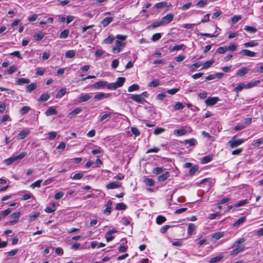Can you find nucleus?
Returning <instances> with one entry per match:
<instances>
[{
  "label": "nucleus",
  "mask_w": 263,
  "mask_h": 263,
  "mask_svg": "<svg viewBox=\"0 0 263 263\" xmlns=\"http://www.w3.org/2000/svg\"><path fill=\"white\" fill-rule=\"evenodd\" d=\"M42 182V180H37L35 182L32 183L30 185V187L32 188H34L35 187H39L41 186V183Z\"/></svg>",
  "instance_id": "obj_61"
},
{
  "label": "nucleus",
  "mask_w": 263,
  "mask_h": 263,
  "mask_svg": "<svg viewBox=\"0 0 263 263\" xmlns=\"http://www.w3.org/2000/svg\"><path fill=\"white\" fill-rule=\"evenodd\" d=\"M116 82L114 83H108L107 85V87L108 89H116L117 88H119L117 85H116Z\"/></svg>",
  "instance_id": "obj_57"
},
{
  "label": "nucleus",
  "mask_w": 263,
  "mask_h": 263,
  "mask_svg": "<svg viewBox=\"0 0 263 263\" xmlns=\"http://www.w3.org/2000/svg\"><path fill=\"white\" fill-rule=\"evenodd\" d=\"M184 142L185 144H189L190 146H193L196 144V143H197V141H196V139L193 138V139H189V140H184Z\"/></svg>",
  "instance_id": "obj_51"
},
{
  "label": "nucleus",
  "mask_w": 263,
  "mask_h": 263,
  "mask_svg": "<svg viewBox=\"0 0 263 263\" xmlns=\"http://www.w3.org/2000/svg\"><path fill=\"white\" fill-rule=\"evenodd\" d=\"M237 248L233 249L231 252V255H233V256H235L237 254H238L239 253L242 252V251H243L245 249V247L242 245L241 246H240V247H236Z\"/></svg>",
  "instance_id": "obj_13"
},
{
  "label": "nucleus",
  "mask_w": 263,
  "mask_h": 263,
  "mask_svg": "<svg viewBox=\"0 0 263 263\" xmlns=\"http://www.w3.org/2000/svg\"><path fill=\"white\" fill-rule=\"evenodd\" d=\"M66 93V89L65 88L61 89L56 94L55 97L61 98Z\"/></svg>",
  "instance_id": "obj_32"
},
{
  "label": "nucleus",
  "mask_w": 263,
  "mask_h": 263,
  "mask_svg": "<svg viewBox=\"0 0 263 263\" xmlns=\"http://www.w3.org/2000/svg\"><path fill=\"white\" fill-rule=\"evenodd\" d=\"M212 159V157L210 155L206 156L202 158L201 162L202 164H206L210 162Z\"/></svg>",
  "instance_id": "obj_34"
},
{
  "label": "nucleus",
  "mask_w": 263,
  "mask_h": 263,
  "mask_svg": "<svg viewBox=\"0 0 263 263\" xmlns=\"http://www.w3.org/2000/svg\"><path fill=\"white\" fill-rule=\"evenodd\" d=\"M113 21V17H107L104 18L101 22L104 27L108 26Z\"/></svg>",
  "instance_id": "obj_18"
},
{
  "label": "nucleus",
  "mask_w": 263,
  "mask_h": 263,
  "mask_svg": "<svg viewBox=\"0 0 263 263\" xmlns=\"http://www.w3.org/2000/svg\"><path fill=\"white\" fill-rule=\"evenodd\" d=\"M130 130L135 137L139 136L140 135L139 130L136 127H131Z\"/></svg>",
  "instance_id": "obj_52"
},
{
  "label": "nucleus",
  "mask_w": 263,
  "mask_h": 263,
  "mask_svg": "<svg viewBox=\"0 0 263 263\" xmlns=\"http://www.w3.org/2000/svg\"><path fill=\"white\" fill-rule=\"evenodd\" d=\"M165 220L166 218L161 215H159L156 218V222L159 224H162Z\"/></svg>",
  "instance_id": "obj_45"
},
{
  "label": "nucleus",
  "mask_w": 263,
  "mask_h": 263,
  "mask_svg": "<svg viewBox=\"0 0 263 263\" xmlns=\"http://www.w3.org/2000/svg\"><path fill=\"white\" fill-rule=\"evenodd\" d=\"M173 18L174 15L172 13H168L163 17L161 21L163 25H165L171 23L173 21Z\"/></svg>",
  "instance_id": "obj_4"
},
{
  "label": "nucleus",
  "mask_w": 263,
  "mask_h": 263,
  "mask_svg": "<svg viewBox=\"0 0 263 263\" xmlns=\"http://www.w3.org/2000/svg\"><path fill=\"white\" fill-rule=\"evenodd\" d=\"M184 107L183 104L180 102H177L174 106V108L176 110L182 109Z\"/></svg>",
  "instance_id": "obj_49"
},
{
  "label": "nucleus",
  "mask_w": 263,
  "mask_h": 263,
  "mask_svg": "<svg viewBox=\"0 0 263 263\" xmlns=\"http://www.w3.org/2000/svg\"><path fill=\"white\" fill-rule=\"evenodd\" d=\"M144 182L146 185L149 186H153L155 183L154 180L151 178H146L144 180Z\"/></svg>",
  "instance_id": "obj_55"
},
{
  "label": "nucleus",
  "mask_w": 263,
  "mask_h": 263,
  "mask_svg": "<svg viewBox=\"0 0 263 263\" xmlns=\"http://www.w3.org/2000/svg\"><path fill=\"white\" fill-rule=\"evenodd\" d=\"M223 234L222 232H217L213 235V238H214L216 240H218L220 238H221L223 236Z\"/></svg>",
  "instance_id": "obj_64"
},
{
  "label": "nucleus",
  "mask_w": 263,
  "mask_h": 263,
  "mask_svg": "<svg viewBox=\"0 0 263 263\" xmlns=\"http://www.w3.org/2000/svg\"><path fill=\"white\" fill-rule=\"evenodd\" d=\"M13 216H12V217H11L10 219H9V223H16L19 218H20V215H13Z\"/></svg>",
  "instance_id": "obj_35"
},
{
  "label": "nucleus",
  "mask_w": 263,
  "mask_h": 263,
  "mask_svg": "<svg viewBox=\"0 0 263 263\" xmlns=\"http://www.w3.org/2000/svg\"><path fill=\"white\" fill-rule=\"evenodd\" d=\"M163 25L161 21H156L152 23L151 25H149L147 27V29H151L153 28H155L156 27H158L160 26Z\"/></svg>",
  "instance_id": "obj_25"
},
{
  "label": "nucleus",
  "mask_w": 263,
  "mask_h": 263,
  "mask_svg": "<svg viewBox=\"0 0 263 263\" xmlns=\"http://www.w3.org/2000/svg\"><path fill=\"white\" fill-rule=\"evenodd\" d=\"M83 176V174L82 173H78L74 174L72 177H71V178L73 180H80Z\"/></svg>",
  "instance_id": "obj_58"
},
{
  "label": "nucleus",
  "mask_w": 263,
  "mask_h": 263,
  "mask_svg": "<svg viewBox=\"0 0 263 263\" xmlns=\"http://www.w3.org/2000/svg\"><path fill=\"white\" fill-rule=\"evenodd\" d=\"M174 133L177 136H180L185 135L186 133V130L183 128H181L175 130Z\"/></svg>",
  "instance_id": "obj_26"
},
{
  "label": "nucleus",
  "mask_w": 263,
  "mask_h": 263,
  "mask_svg": "<svg viewBox=\"0 0 263 263\" xmlns=\"http://www.w3.org/2000/svg\"><path fill=\"white\" fill-rule=\"evenodd\" d=\"M160 84V81L158 79H155L150 82L148 84V87H156Z\"/></svg>",
  "instance_id": "obj_30"
},
{
  "label": "nucleus",
  "mask_w": 263,
  "mask_h": 263,
  "mask_svg": "<svg viewBox=\"0 0 263 263\" xmlns=\"http://www.w3.org/2000/svg\"><path fill=\"white\" fill-rule=\"evenodd\" d=\"M130 98L136 102L142 104L146 102L145 99L142 98L140 95H132Z\"/></svg>",
  "instance_id": "obj_3"
},
{
  "label": "nucleus",
  "mask_w": 263,
  "mask_h": 263,
  "mask_svg": "<svg viewBox=\"0 0 263 263\" xmlns=\"http://www.w3.org/2000/svg\"><path fill=\"white\" fill-rule=\"evenodd\" d=\"M260 83V81L259 80H257V81H252V82H251L249 83H248L246 86V88H251L255 85H256L257 84H259Z\"/></svg>",
  "instance_id": "obj_54"
},
{
  "label": "nucleus",
  "mask_w": 263,
  "mask_h": 263,
  "mask_svg": "<svg viewBox=\"0 0 263 263\" xmlns=\"http://www.w3.org/2000/svg\"><path fill=\"white\" fill-rule=\"evenodd\" d=\"M17 66L15 65L11 66L8 70L7 73L9 74H11L13 72L17 70Z\"/></svg>",
  "instance_id": "obj_60"
},
{
  "label": "nucleus",
  "mask_w": 263,
  "mask_h": 263,
  "mask_svg": "<svg viewBox=\"0 0 263 263\" xmlns=\"http://www.w3.org/2000/svg\"><path fill=\"white\" fill-rule=\"evenodd\" d=\"M110 96V93H105L103 92H99L94 96V99L96 101L101 100L104 98H107Z\"/></svg>",
  "instance_id": "obj_8"
},
{
  "label": "nucleus",
  "mask_w": 263,
  "mask_h": 263,
  "mask_svg": "<svg viewBox=\"0 0 263 263\" xmlns=\"http://www.w3.org/2000/svg\"><path fill=\"white\" fill-rule=\"evenodd\" d=\"M37 87V85L35 83H31L30 85H29L27 87L26 91L27 92L30 93L33 90L36 89Z\"/></svg>",
  "instance_id": "obj_21"
},
{
  "label": "nucleus",
  "mask_w": 263,
  "mask_h": 263,
  "mask_svg": "<svg viewBox=\"0 0 263 263\" xmlns=\"http://www.w3.org/2000/svg\"><path fill=\"white\" fill-rule=\"evenodd\" d=\"M105 246V244L102 242H98L96 241H93L91 242V247L92 248H95L96 247L100 248Z\"/></svg>",
  "instance_id": "obj_20"
},
{
  "label": "nucleus",
  "mask_w": 263,
  "mask_h": 263,
  "mask_svg": "<svg viewBox=\"0 0 263 263\" xmlns=\"http://www.w3.org/2000/svg\"><path fill=\"white\" fill-rule=\"evenodd\" d=\"M198 166L197 165H194L192 166L190 170H189V174L191 175H193L195 174V173L198 170Z\"/></svg>",
  "instance_id": "obj_63"
},
{
  "label": "nucleus",
  "mask_w": 263,
  "mask_h": 263,
  "mask_svg": "<svg viewBox=\"0 0 263 263\" xmlns=\"http://www.w3.org/2000/svg\"><path fill=\"white\" fill-rule=\"evenodd\" d=\"M69 31L68 29H65L62 31L60 34V37L61 39H66L69 34Z\"/></svg>",
  "instance_id": "obj_39"
},
{
  "label": "nucleus",
  "mask_w": 263,
  "mask_h": 263,
  "mask_svg": "<svg viewBox=\"0 0 263 263\" xmlns=\"http://www.w3.org/2000/svg\"><path fill=\"white\" fill-rule=\"evenodd\" d=\"M222 258V256H221V255L212 257L210 259L209 263H214V262H218V261H220Z\"/></svg>",
  "instance_id": "obj_38"
},
{
  "label": "nucleus",
  "mask_w": 263,
  "mask_h": 263,
  "mask_svg": "<svg viewBox=\"0 0 263 263\" xmlns=\"http://www.w3.org/2000/svg\"><path fill=\"white\" fill-rule=\"evenodd\" d=\"M167 6V3L166 2H161L157 3L155 5L154 7L156 9H160Z\"/></svg>",
  "instance_id": "obj_36"
},
{
  "label": "nucleus",
  "mask_w": 263,
  "mask_h": 263,
  "mask_svg": "<svg viewBox=\"0 0 263 263\" xmlns=\"http://www.w3.org/2000/svg\"><path fill=\"white\" fill-rule=\"evenodd\" d=\"M30 82V80L27 78H19L16 82L17 85H23L24 84H28Z\"/></svg>",
  "instance_id": "obj_22"
},
{
  "label": "nucleus",
  "mask_w": 263,
  "mask_h": 263,
  "mask_svg": "<svg viewBox=\"0 0 263 263\" xmlns=\"http://www.w3.org/2000/svg\"><path fill=\"white\" fill-rule=\"evenodd\" d=\"M26 155V153L25 152H22L18 154V155L13 156L12 157H10L8 159H7L5 160V163L7 165H10L14 161L17 160H21L23 159Z\"/></svg>",
  "instance_id": "obj_1"
},
{
  "label": "nucleus",
  "mask_w": 263,
  "mask_h": 263,
  "mask_svg": "<svg viewBox=\"0 0 263 263\" xmlns=\"http://www.w3.org/2000/svg\"><path fill=\"white\" fill-rule=\"evenodd\" d=\"M244 88H246V85L243 83H240L235 88L234 90L238 92L241 91Z\"/></svg>",
  "instance_id": "obj_46"
},
{
  "label": "nucleus",
  "mask_w": 263,
  "mask_h": 263,
  "mask_svg": "<svg viewBox=\"0 0 263 263\" xmlns=\"http://www.w3.org/2000/svg\"><path fill=\"white\" fill-rule=\"evenodd\" d=\"M170 176V173L168 172H165L162 175L158 176V180L159 181H163L168 178Z\"/></svg>",
  "instance_id": "obj_23"
},
{
  "label": "nucleus",
  "mask_w": 263,
  "mask_h": 263,
  "mask_svg": "<svg viewBox=\"0 0 263 263\" xmlns=\"http://www.w3.org/2000/svg\"><path fill=\"white\" fill-rule=\"evenodd\" d=\"M126 207V205L124 203H118L116 204V209L117 210H125Z\"/></svg>",
  "instance_id": "obj_41"
},
{
  "label": "nucleus",
  "mask_w": 263,
  "mask_h": 263,
  "mask_svg": "<svg viewBox=\"0 0 263 263\" xmlns=\"http://www.w3.org/2000/svg\"><path fill=\"white\" fill-rule=\"evenodd\" d=\"M235 137V136L233 137L232 140L229 141L228 143V145H229L231 148H234L241 145L245 141L243 139L234 140Z\"/></svg>",
  "instance_id": "obj_2"
},
{
  "label": "nucleus",
  "mask_w": 263,
  "mask_h": 263,
  "mask_svg": "<svg viewBox=\"0 0 263 263\" xmlns=\"http://www.w3.org/2000/svg\"><path fill=\"white\" fill-rule=\"evenodd\" d=\"M258 45V43L256 41H251L250 42L245 43L244 44V46L245 47H254Z\"/></svg>",
  "instance_id": "obj_24"
},
{
  "label": "nucleus",
  "mask_w": 263,
  "mask_h": 263,
  "mask_svg": "<svg viewBox=\"0 0 263 263\" xmlns=\"http://www.w3.org/2000/svg\"><path fill=\"white\" fill-rule=\"evenodd\" d=\"M239 54L242 55L247 56L249 57H254L256 55V53L247 49H242Z\"/></svg>",
  "instance_id": "obj_7"
},
{
  "label": "nucleus",
  "mask_w": 263,
  "mask_h": 263,
  "mask_svg": "<svg viewBox=\"0 0 263 263\" xmlns=\"http://www.w3.org/2000/svg\"><path fill=\"white\" fill-rule=\"evenodd\" d=\"M244 30L251 33H255L257 31L256 28L250 26H245Z\"/></svg>",
  "instance_id": "obj_33"
},
{
  "label": "nucleus",
  "mask_w": 263,
  "mask_h": 263,
  "mask_svg": "<svg viewBox=\"0 0 263 263\" xmlns=\"http://www.w3.org/2000/svg\"><path fill=\"white\" fill-rule=\"evenodd\" d=\"M45 114L47 116H50L53 115H57V111L53 107L50 106L45 111Z\"/></svg>",
  "instance_id": "obj_17"
},
{
  "label": "nucleus",
  "mask_w": 263,
  "mask_h": 263,
  "mask_svg": "<svg viewBox=\"0 0 263 263\" xmlns=\"http://www.w3.org/2000/svg\"><path fill=\"white\" fill-rule=\"evenodd\" d=\"M125 81V78L124 77H119L117 79L116 83V85L118 86V87H121L122 86Z\"/></svg>",
  "instance_id": "obj_29"
},
{
  "label": "nucleus",
  "mask_w": 263,
  "mask_h": 263,
  "mask_svg": "<svg viewBox=\"0 0 263 263\" xmlns=\"http://www.w3.org/2000/svg\"><path fill=\"white\" fill-rule=\"evenodd\" d=\"M112 113L111 112H106L104 115L100 116L99 121L102 122L104 120L108 121L111 118Z\"/></svg>",
  "instance_id": "obj_16"
},
{
  "label": "nucleus",
  "mask_w": 263,
  "mask_h": 263,
  "mask_svg": "<svg viewBox=\"0 0 263 263\" xmlns=\"http://www.w3.org/2000/svg\"><path fill=\"white\" fill-rule=\"evenodd\" d=\"M196 227L194 223H190L187 227V233L191 235L193 234L194 231L196 230Z\"/></svg>",
  "instance_id": "obj_19"
},
{
  "label": "nucleus",
  "mask_w": 263,
  "mask_h": 263,
  "mask_svg": "<svg viewBox=\"0 0 263 263\" xmlns=\"http://www.w3.org/2000/svg\"><path fill=\"white\" fill-rule=\"evenodd\" d=\"M262 144H263V138L258 139L256 141H253L252 142V145L255 147H258Z\"/></svg>",
  "instance_id": "obj_44"
},
{
  "label": "nucleus",
  "mask_w": 263,
  "mask_h": 263,
  "mask_svg": "<svg viewBox=\"0 0 263 263\" xmlns=\"http://www.w3.org/2000/svg\"><path fill=\"white\" fill-rule=\"evenodd\" d=\"M139 89V86L138 84H134L131 86H130L128 88V92H132L135 90H138Z\"/></svg>",
  "instance_id": "obj_42"
},
{
  "label": "nucleus",
  "mask_w": 263,
  "mask_h": 263,
  "mask_svg": "<svg viewBox=\"0 0 263 263\" xmlns=\"http://www.w3.org/2000/svg\"><path fill=\"white\" fill-rule=\"evenodd\" d=\"M115 37L113 35H109L104 40V43L105 44H110L113 42Z\"/></svg>",
  "instance_id": "obj_56"
},
{
  "label": "nucleus",
  "mask_w": 263,
  "mask_h": 263,
  "mask_svg": "<svg viewBox=\"0 0 263 263\" xmlns=\"http://www.w3.org/2000/svg\"><path fill=\"white\" fill-rule=\"evenodd\" d=\"M121 184L117 182H111L108 183L106 187L107 189H114L121 187Z\"/></svg>",
  "instance_id": "obj_11"
},
{
  "label": "nucleus",
  "mask_w": 263,
  "mask_h": 263,
  "mask_svg": "<svg viewBox=\"0 0 263 263\" xmlns=\"http://www.w3.org/2000/svg\"><path fill=\"white\" fill-rule=\"evenodd\" d=\"M16 204V203L15 202L11 203L10 205L12 208H8V209L5 210V211H3V214H10L11 212H12L13 207H15Z\"/></svg>",
  "instance_id": "obj_48"
},
{
  "label": "nucleus",
  "mask_w": 263,
  "mask_h": 263,
  "mask_svg": "<svg viewBox=\"0 0 263 263\" xmlns=\"http://www.w3.org/2000/svg\"><path fill=\"white\" fill-rule=\"evenodd\" d=\"M107 82L101 81L98 82L93 84V87L95 89H99L100 87H104L107 86Z\"/></svg>",
  "instance_id": "obj_14"
},
{
  "label": "nucleus",
  "mask_w": 263,
  "mask_h": 263,
  "mask_svg": "<svg viewBox=\"0 0 263 263\" xmlns=\"http://www.w3.org/2000/svg\"><path fill=\"white\" fill-rule=\"evenodd\" d=\"M50 98V96L48 94L43 93L41 95L40 98L39 99V101L40 102H44L47 101Z\"/></svg>",
  "instance_id": "obj_37"
},
{
  "label": "nucleus",
  "mask_w": 263,
  "mask_h": 263,
  "mask_svg": "<svg viewBox=\"0 0 263 263\" xmlns=\"http://www.w3.org/2000/svg\"><path fill=\"white\" fill-rule=\"evenodd\" d=\"M30 109L31 108L29 106H24L20 109V112L22 115H24L27 113Z\"/></svg>",
  "instance_id": "obj_50"
},
{
  "label": "nucleus",
  "mask_w": 263,
  "mask_h": 263,
  "mask_svg": "<svg viewBox=\"0 0 263 263\" xmlns=\"http://www.w3.org/2000/svg\"><path fill=\"white\" fill-rule=\"evenodd\" d=\"M118 231L115 229H112L107 231L105 234V238L107 242H110L114 239L115 236L112 234L117 233Z\"/></svg>",
  "instance_id": "obj_5"
},
{
  "label": "nucleus",
  "mask_w": 263,
  "mask_h": 263,
  "mask_svg": "<svg viewBox=\"0 0 263 263\" xmlns=\"http://www.w3.org/2000/svg\"><path fill=\"white\" fill-rule=\"evenodd\" d=\"M29 134V131L27 129L21 131L17 136L18 140H22Z\"/></svg>",
  "instance_id": "obj_15"
},
{
  "label": "nucleus",
  "mask_w": 263,
  "mask_h": 263,
  "mask_svg": "<svg viewBox=\"0 0 263 263\" xmlns=\"http://www.w3.org/2000/svg\"><path fill=\"white\" fill-rule=\"evenodd\" d=\"M75 54H76V52L74 50H68L66 52L65 56L66 58H72L74 57Z\"/></svg>",
  "instance_id": "obj_40"
},
{
  "label": "nucleus",
  "mask_w": 263,
  "mask_h": 263,
  "mask_svg": "<svg viewBox=\"0 0 263 263\" xmlns=\"http://www.w3.org/2000/svg\"><path fill=\"white\" fill-rule=\"evenodd\" d=\"M82 109L80 107H77L68 113V116L70 118L75 117L77 115L79 114L82 111Z\"/></svg>",
  "instance_id": "obj_12"
},
{
  "label": "nucleus",
  "mask_w": 263,
  "mask_h": 263,
  "mask_svg": "<svg viewBox=\"0 0 263 263\" xmlns=\"http://www.w3.org/2000/svg\"><path fill=\"white\" fill-rule=\"evenodd\" d=\"M249 71V69L247 67H243L237 71L236 74L239 77H242L247 74Z\"/></svg>",
  "instance_id": "obj_9"
},
{
  "label": "nucleus",
  "mask_w": 263,
  "mask_h": 263,
  "mask_svg": "<svg viewBox=\"0 0 263 263\" xmlns=\"http://www.w3.org/2000/svg\"><path fill=\"white\" fill-rule=\"evenodd\" d=\"M45 36V34L44 33L41 32L36 33L34 35V39L36 41L41 40Z\"/></svg>",
  "instance_id": "obj_53"
},
{
  "label": "nucleus",
  "mask_w": 263,
  "mask_h": 263,
  "mask_svg": "<svg viewBox=\"0 0 263 263\" xmlns=\"http://www.w3.org/2000/svg\"><path fill=\"white\" fill-rule=\"evenodd\" d=\"M164 170L163 167H155L153 170V173L156 175H158L162 173Z\"/></svg>",
  "instance_id": "obj_47"
},
{
  "label": "nucleus",
  "mask_w": 263,
  "mask_h": 263,
  "mask_svg": "<svg viewBox=\"0 0 263 263\" xmlns=\"http://www.w3.org/2000/svg\"><path fill=\"white\" fill-rule=\"evenodd\" d=\"M91 98V96L90 93H84L82 94L78 99V101L79 102H86L89 100Z\"/></svg>",
  "instance_id": "obj_10"
},
{
  "label": "nucleus",
  "mask_w": 263,
  "mask_h": 263,
  "mask_svg": "<svg viewBox=\"0 0 263 263\" xmlns=\"http://www.w3.org/2000/svg\"><path fill=\"white\" fill-rule=\"evenodd\" d=\"M245 241V239L243 238H241L236 241L233 245V247H236L239 246V245L244 242Z\"/></svg>",
  "instance_id": "obj_62"
},
{
  "label": "nucleus",
  "mask_w": 263,
  "mask_h": 263,
  "mask_svg": "<svg viewBox=\"0 0 263 263\" xmlns=\"http://www.w3.org/2000/svg\"><path fill=\"white\" fill-rule=\"evenodd\" d=\"M111 205L112 202L110 200H109L107 202L105 205V209L104 210L105 213H110L111 212Z\"/></svg>",
  "instance_id": "obj_27"
},
{
  "label": "nucleus",
  "mask_w": 263,
  "mask_h": 263,
  "mask_svg": "<svg viewBox=\"0 0 263 263\" xmlns=\"http://www.w3.org/2000/svg\"><path fill=\"white\" fill-rule=\"evenodd\" d=\"M184 47L183 44L177 45L174 46L172 49H170L171 51H174L175 50H179L182 49Z\"/></svg>",
  "instance_id": "obj_59"
},
{
  "label": "nucleus",
  "mask_w": 263,
  "mask_h": 263,
  "mask_svg": "<svg viewBox=\"0 0 263 263\" xmlns=\"http://www.w3.org/2000/svg\"><path fill=\"white\" fill-rule=\"evenodd\" d=\"M219 100L218 97H209L205 103L208 106H212L215 104Z\"/></svg>",
  "instance_id": "obj_6"
},
{
  "label": "nucleus",
  "mask_w": 263,
  "mask_h": 263,
  "mask_svg": "<svg viewBox=\"0 0 263 263\" xmlns=\"http://www.w3.org/2000/svg\"><path fill=\"white\" fill-rule=\"evenodd\" d=\"M248 203V201L247 199L242 200L237 202L235 205L234 206L236 208L239 207L241 206H243L247 203Z\"/></svg>",
  "instance_id": "obj_43"
},
{
  "label": "nucleus",
  "mask_w": 263,
  "mask_h": 263,
  "mask_svg": "<svg viewBox=\"0 0 263 263\" xmlns=\"http://www.w3.org/2000/svg\"><path fill=\"white\" fill-rule=\"evenodd\" d=\"M246 220L245 217H241L239 218L235 222H234L233 224L234 227H238L240 224H241L245 221Z\"/></svg>",
  "instance_id": "obj_28"
},
{
  "label": "nucleus",
  "mask_w": 263,
  "mask_h": 263,
  "mask_svg": "<svg viewBox=\"0 0 263 263\" xmlns=\"http://www.w3.org/2000/svg\"><path fill=\"white\" fill-rule=\"evenodd\" d=\"M208 3V0H200L196 4V6L199 8H203Z\"/></svg>",
  "instance_id": "obj_31"
}]
</instances>
